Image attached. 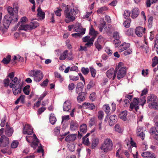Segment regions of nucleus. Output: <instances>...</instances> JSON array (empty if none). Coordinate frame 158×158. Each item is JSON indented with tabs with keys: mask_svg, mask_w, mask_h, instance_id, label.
<instances>
[{
	"mask_svg": "<svg viewBox=\"0 0 158 158\" xmlns=\"http://www.w3.org/2000/svg\"><path fill=\"white\" fill-rule=\"evenodd\" d=\"M79 12L77 8L69 9L67 8L64 11V15L65 17L64 21L66 23H69L74 21L76 19V15Z\"/></svg>",
	"mask_w": 158,
	"mask_h": 158,
	"instance_id": "nucleus-1",
	"label": "nucleus"
},
{
	"mask_svg": "<svg viewBox=\"0 0 158 158\" xmlns=\"http://www.w3.org/2000/svg\"><path fill=\"white\" fill-rule=\"evenodd\" d=\"M14 17L8 15H5L3 20V25L5 28L7 29L11 23L14 24L18 22L19 17L18 15H15Z\"/></svg>",
	"mask_w": 158,
	"mask_h": 158,
	"instance_id": "nucleus-2",
	"label": "nucleus"
},
{
	"mask_svg": "<svg viewBox=\"0 0 158 158\" xmlns=\"http://www.w3.org/2000/svg\"><path fill=\"white\" fill-rule=\"evenodd\" d=\"M113 148V143L112 140L109 138L104 139L103 143L100 147V149L104 152L107 153L111 151Z\"/></svg>",
	"mask_w": 158,
	"mask_h": 158,
	"instance_id": "nucleus-3",
	"label": "nucleus"
},
{
	"mask_svg": "<svg viewBox=\"0 0 158 158\" xmlns=\"http://www.w3.org/2000/svg\"><path fill=\"white\" fill-rule=\"evenodd\" d=\"M147 102L149 103L148 107L152 109L158 110V102L156 96L151 94L147 97Z\"/></svg>",
	"mask_w": 158,
	"mask_h": 158,
	"instance_id": "nucleus-4",
	"label": "nucleus"
},
{
	"mask_svg": "<svg viewBox=\"0 0 158 158\" xmlns=\"http://www.w3.org/2000/svg\"><path fill=\"white\" fill-rule=\"evenodd\" d=\"M29 76L34 77V81L39 82L43 78L44 75L40 70H33L29 72Z\"/></svg>",
	"mask_w": 158,
	"mask_h": 158,
	"instance_id": "nucleus-5",
	"label": "nucleus"
},
{
	"mask_svg": "<svg viewBox=\"0 0 158 158\" xmlns=\"http://www.w3.org/2000/svg\"><path fill=\"white\" fill-rule=\"evenodd\" d=\"M18 6L14 4L13 6V8L10 6L8 7L7 9L8 13L9 14V15L10 16L14 17L13 18H14V16L15 15H18Z\"/></svg>",
	"mask_w": 158,
	"mask_h": 158,
	"instance_id": "nucleus-6",
	"label": "nucleus"
},
{
	"mask_svg": "<svg viewBox=\"0 0 158 158\" xmlns=\"http://www.w3.org/2000/svg\"><path fill=\"white\" fill-rule=\"evenodd\" d=\"M139 98H134L132 102L130 104L129 110H132V109L134 108L136 111H137L139 109Z\"/></svg>",
	"mask_w": 158,
	"mask_h": 158,
	"instance_id": "nucleus-7",
	"label": "nucleus"
},
{
	"mask_svg": "<svg viewBox=\"0 0 158 158\" xmlns=\"http://www.w3.org/2000/svg\"><path fill=\"white\" fill-rule=\"evenodd\" d=\"M117 71L113 68H111L107 71L106 73V75L109 78L111 79L112 77L113 80H114L116 77Z\"/></svg>",
	"mask_w": 158,
	"mask_h": 158,
	"instance_id": "nucleus-8",
	"label": "nucleus"
},
{
	"mask_svg": "<svg viewBox=\"0 0 158 158\" xmlns=\"http://www.w3.org/2000/svg\"><path fill=\"white\" fill-rule=\"evenodd\" d=\"M9 139L4 135H2L0 138V146L4 147L9 143Z\"/></svg>",
	"mask_w": 158,
	"mask_h": 158,
	"instance_id": "nucleus-9",
	"label": "nucleus"
},
{
	"mask_svg": "<svg viewBox=\"0 0 158 158\" xmlns=\"http://www.w3.org/2000/svg\"><path fill=\"white\" fill-rule=\"evenodd\" d=\"M117 78L120 80L123 78L126 74V69L125 67H122L118 70Z\"/></svg>",
	"mask_w": 158,
	"mask_h": 158,
	"instance_id": "nucleus-10",
	"label": "nucleus"
},
{
	"mask_svg": "<svg viewBox=\"0 0 158 158\" xmlns=\"http://www.w3.org/2000/svg\"><path fill=\"white\" fill-rule=\"evenodd\" d=\"M141 156L143 158H156L155 154L149 151L142 152Z\"/></svg>",
	"mask_w": 158,
	"mask_h": 158,
	"instance_id": "nucleus-11",
	"label": "nucleus"
},
{
	"mask_svg": "<svg viewBox=\"0 0 158 158\" xmlns=\"http://www.w3.org/2000/svg\"><path fill=\"white\" fill-rule=\"evenodd\" d=\"M145 28H143L141 27H138L135 29V33L139 37H141L143 35V33H145Z\"/></svg>",
	"mask_w": 158,
	"mask_h": 158,
	"instance_id": "nucleus-12",
	"label": "nucleus"
},
{
	"mask_svg": "<svg viewBox=\"0 0 158 158\" xmlns=\"http://www.w3.org/2000/svg\"><path fill=\"white\" fill-rule=\"evenodd\" d=\"M117 121V116L116 115L110 116L108 121L109 125L110 126H113Z\"/></svg>",
	"mask_w": 158,
	"mask_h": 158,
	"instance_id": "nucleus-13",
	"label": "nucleus"
},
{
	"mask_svg": "<svg viewBox=\"0 0 158 158\" xmlns=\"http://www.w3.org/2000/svg\"><path fill=\"white\" fill-rule=\"evenodd\" d=\"M137 135L141 138L142 140L144 139L145 134H143V128L141 127H138L136 129Z\"/></svg>",
	"mask_w": 158,
	"mask_h": 158,
	"instance_id": "nucleus-14",
	"label": "nucleus"
},
{
	"mask_svg": "<svg viewBox=\"0 0 158 158\" xmlns=\"http://www.w3.org/2000/svg\"><path fill=\"white\" fill-rule=\"evenodd\" d=\"M78 123L75 120H72L70 123V128L71 131H75L78 128Z\"/></svg>",
	"mask_w": 158,
	"mask_h": 158,
	"instance_id": "nucleus-15",
	"label": "nucleus"
},
{
	"mask_svg": "<svg viewBox=\"0 0 158 158\" xmlns=\"http://www.w3.org/2000/svg\"><path fill=\"white\" fill-rule=\"evenodd\" d=\"M130 45V44L128 43H126L125 42L123 43L118 47L119 52H121L128 49L129 48Z\"/></svg>",
	"mask_w": 158,
	"mask_h": 158,
	"instance_id": "nucleus-16",
	"label": "nucleus"
},
{
	"mask_svg": "<svg viewBox=\"0 0 158 158\" xmlns=\"http://www.w3.org/2000/svg\"><path fill=\"white\" fill-rule=\"evenodd\" d=\"M84 87V85L82 83L80 82L77 83L76 88L75 90V92L76 94L81 93V92H83L82 90Z\"/></svg>",
	"mask_w": 158,
	"mask_h": 158,
	"instance_id": "nucleus-17",
	"label": "nucleus"
},
{
	"mask_svg": "<svg viewBox=\"0 0 158 158\" xmlns=\"http://www.w3.org/2000/svg\"><path fill=\"white\" fill-rule=\"evenodd\" d=\"M76 134H71L67 135L65 138V140L67 142H73L76 139Z\"/></svg>",
	"mask_w": 158,
	"mask_h": 158,
	"instance_id": "nucleus-18",
	"label": "nucleus"
},
{
	"mask_svg": "<svg viewBox=\"0 0 158 158\" xmlns=\"http://www.w3.org/2000/svg\"><path fill=\"white\" fill-rule=\"evenodd\" d=\"M71 108V103L68 101H65L64 103L63 109L64 111H69Z\"/></svg>",
	"mask_w": 158,
	"mask_h": 158,
	"instance_id": "nucleus-19",
	"label": "nucleus"
},
{
	"mask_svg": "<svg viewBox=\"0 0 158 158\" xmlns=\"http://www.w3.org/2000/svg\"><path fill=\"white\" fill-rule=\"evenodd\" d=\"M19 30H24L26 31H27L29 30H32L31 26L30 25H21L19 28Z\"/></svg>",
	"mask_w": 158,
	"mask_h": 158,
	"instance_id": "nucleus-20",
	"label": "nucleus"
},
{
	"mask_svg": "<svg viewBox=\"0 0 158 158\" xmlns=\"http://www.w3.org/2000/svg\"><path fill=\"white\" fill-rule=\"evenodd\" d=\"M78 95L77 97V101L78 102H83L85 99V93L84 92L78 93Z\"/></svg>",
	"mask_w": 158,
	"mask_h": 158,
	"instance_id": "nucleus-21",
	"label": "nucleus"
},
{
	"mask_svg": "<svg viewBox=\"0 0 158 158\" xmlns=\"http://www.w3.org/2000/svg\"><path fill=\"white\" fill-rule=\"evenodd\" d=\"M139 13V9L135 8L132 10L131 11V17L133 18H137Z\"/></svg>",
	"mask_w": 158,
	"mask_h": 158,
	"instance_id": "nucleus-22",
	"label": "nucleus"
},
{
	"mask_svg": "<svg viewBox=\"0 0 158 158\" xmlns=\"http://www.w3.org/2000/svg\"><path fill=\"white\" fill-rule=\"evenodd\" d=\"M20 83L18 87L15 86V87L13 88L12 91L13 94L15 95H17L18 94H20L21 93V88H20Z\"/></svg>",
	"mask_w": 158,
	"mask_h": 158,
	"instance_id": "nucleus-23",
	"label": "nucleus"
},
{
	"mask_svg": "<svg viewBox=\"0 0 158 158\" xmlns=\"http://www.w3.org/2000/svg\"><path fill=\"white\" fill-rule=\"evenodd\" d=\"M99 140L98 138L93 139L91 148L92 149H94L98 146L99 143Z\"/></svg>",
	"mask_w": 158,
	"mask_h": 158,
	"instance_id": "nucleus-24",
	"label": "nucleus"
},
{
	"mask_svg": "<svg viewBox=\"0 0 158 158\" xmlns=\"http://www.w3.org/2000/svg\"><path fill=\"white\" fill-rule=\"evenodd\" d=\"M37 11L38 16L40 17L42 19H43L45 18V13L42 11L40 7H38Z\"/></svg>",
	"mask_w": 158,
	"mask_h": 158,
	"instance_id": "nucleus-25",
	"label": "nucleus"
},
{
	"mask_svg": "<svg viewBox=\"0 0 158 158\" xmlns=\"http://www.w3.org/2000/svg\"><path fill=\"white\" fill-rule=\"evenodd\" d=\"M84 105L87 106L85 107L86 109L88 108L90 110H94L95 108V106L93 103L85 102L83 104V106H84Z\"/></svg>",
	"mask_w": 158,
	"mask_h": 158,
	"instance_id": "nucleus-26",
	"label": "nucleus"
},
{
	"mask_svg": "<svg viewBox=\"0 0 158 158\" xmlns=\"http://www.w3.org/2000/svg\"><path fill=\"white\" fill-rule=\"evenodd\" d=\"M127 111L126 110L122 111L119 114V118L124 121L127 120Z\"/></svg>",
	"mask_w": 158,
	"mask_h": 158,
	"instance_id": "nucleus-27",
	"label": "nucleus"
},
{
	"mask_svg": "<svg viewBox=\"0 0 158 158\" xmlns=\"http://www.w3.org/2000/svg\"><path fill=\"white\" fill-rule=\"evenodd\" d=\"M87 131V126L86 124H82L80 126V131L81 133H85Z\"/></svg>",
	"mask_w": 158,
	"mask_h": 158,
	"instance_id": "nucleus-28",
	"label": "nucleus"
},
{
	"mask_svg": "<svg viewBox=\"0 0 158 158\" xmlns=\"http://www.w3.org/2000/svg\"><path fill=\"white\" fill-rule=\"evenodd\" d=\"M98 34V32L97 31H95L94 28L92 27V26L89 30V35L93 36H95V37H96Z\"/></svg>",
	"mask_w": 158,
	"mask_h": 158,
	"instance_id": "nucleus-29",
	"label": "nucleus"
},
{
	"mask_svg": "<svg viewBox=\"0 0 158 158\" xmlns=\"http://www.w3.org/2000/svg\"><path fill=\"white\" fill-rule=\"evenodd\" d=\"M73 30L74 31L80 33L82 31L85 30L82 28L81 25L78 24L76 25L75 27H74Z\"/></svg>",
	"mask_w": 158,
	"mask_h": 158,
	"instance_id": "nucleus-30",
	"label": "nucleus"
},
{
	"mask_svg": "<svg viewBox=\"0 0 158 158\" xmlns=\"http://www.w3.org/2000/svg\"><path fill=\"white\" fill-rule=\"evenodd\" d=\"M49 120L51 124L53 125L55 124L56 121V119L54 114L52 113L50 114Z\"/></svg>",
	"mask_w": 158,
	"mask_h": 158,
	"instance_id": "nucleus-31",
	"label": "nucleus"
},
{
	"mask_svg": "<svg viewBox=\"0 0 158 158\" xmlns=\"http://www.w3.org/2000/svg\"><path fill=\"white\" fill-rule=\"evenodd\" d=\"M11 60V56L8 55L6 57L3 58L2 62L5 64H8L10 62Z\"/></svg>",
	"mask_w": 158,
	"mask_h": 158,
	"instance_id": "nucleus-32",
	"label": "nucleus"
},
{
	"mask_svg": "<svg viewBox=\"0 0 158 158\" xmlns=\"http://www.w3.org/2000/svg\"><path fill=\"white\" fill-rule=\"evenodd\" d=\"M100 24L99 25V30L101 32L104 28V26L106 25V23L104 21V19H101L100 20Z\"/></svg>",
	"mask_w": 158,
	"mask_h": 158,
	"instance_id": "nucleus-33",
	"label": "nucleus"
},
{
	"mask_svg": "<svg viewBox=\"0 0 158 158\" xmlns=\"http://www.w3.org/2000/svg\"><path fill=\"white\" fill-rule=\"evenodd\" d=\"M24 98L25 95H22L18 98L15 102V104L16 105L18 104L20 101H21V102L23 104L24 103Z\"/></svg>",
	"mask_w": 158,
	"mask_h": 158,
	"instance_id": "nucleus-34",
	"label": "nucleus"
},
{
	"mask_svg": "<svg viewBox=\"0 0 158 158\" xmlns=\"http://www.w3.org/2000/svg\"><path fill=\"white\" fill-rule=\"evenodd\" d=\"M6 135L8 136H11L13 133V129L12 128L6 129L5 131Z\"/></svg>",
	"mask_w": 158,
	"mask_h": 158,
	"instance_id": "nucleus-35",
	"label": "nucleus"
},
{
	"mask_svg": "<svg viewBox=\"0 0 158 158\" xmlns=\"http://www.w3.org/2000/svg\"><path fill=\"white\" fill-rule=\"evenodd\" d=\"M68 51L66 50L64 51L63 53L60 55L59 57V59L60 60H64L66 58L67 55H68Z\"/></svg>",
	"mask_w": 158,
	"mask_h": 158,
	"instance_id": "nucleus-36",
	"label": "nucleus"
},
{
	"mask_svg": "<svg viewBox=\"0 0 158 158\" xmlns=\"http://www.w3.org/2000/svg\"><path fill=\"white\" fill-rule=\"evenodd\" d=\"M85 30H84L80 33H73L71 35L73 37L77 38L78 37L81 36V35L85 34Z\"/></svg>",
	"mask_w": 158,
	"mask_h": 158,
	"instance_id": "nucleus-37",
	"label": "nucleus"
},
{
	"mask_svg": "<svg viewBox=\"0 0 158 158\" xmlns=\"http://www.w3.org/2000/svg\"><path fill=\"white\" fill-rule=\"evenodd\" d=\"M152 67H154L158 64V57L156 56H155L152 59Z\"/></svg>",
	"mask_w": 158,
	"mask_h": 158,
	"instance_id": "nucleus-38",
	"label": "nucleus"
},
{
	"mask_svg": "<svg viewBox=\"0 0 158 158\" xmlns=\"http://www.w3.org/2000/svg\"><path fill=\"white\" fill-rule=\"evenodd\" d=\"M131 14V12L128 10H126L124 11L123 15L125 19H128Z\"/></svg>",
	"mask_w": 158,
	"mask_h": 158,
	"instance_id": "nucleus-39",
	"label": "nucleus"
},
{
	"mask_svg": "<svg viewBox=\"0 0 158 158\" xmlns=\"http://www.w3.org/2000/svg\"><path fill=\"white\" fill-rule=\"evenodd\" d=\"M103 109L104 110L105 112L107 114L109 113L110 110V107L108 104H106L103 106Z\"/></svg>",
	"mask_w": 158,
	"mask_h": 158,
	"instance_id": "nucleus-40",
	"label": "nucleus"
},
{
	"mask_svg": "<svg viewBox=\"0 0 158 158\" xmlns=\"http://www.w3.org/2000/svg\"><path fill=\"white\" fill-rule=\"evenodd\" d=\"M30 87V86L29 85H27L23 88V91L25 94L28 95L29 94L30 92L29 90V89Z\"/></svg>",
	"mask_w": 158,
	"mask_h": 158,
	"instance_id": "nucleus-41",
	"label": "nucleus"
},
{
	"mask_svg": "<svg viewBox=\"0 0 158 158\" xmlns=\"http://www.w3.org/2000/svg\"><path fill=\"white\" fill-rule=\"evenodd\" d=\"M94 85L95 82L93 80H91L89 82V83L88 84L87 86V89L89 90L91 88L94 87Z\"/></svg>",
	"mask_w": 158,
	"mask_h": 158,
	"instance_id": "nucleus-42",
	"label": "nucleus"
},
{
	"mask_svg": "<svg viewBox=\"0 0 158 158\" xmlns=\"http://www.w3.org/2000/svg\"><path fill=\"white\" fill-rule=\"evenodd\" d=\"M32 30L35 28L39 26V23L36 21H33L30 24Z\"/></svg>",
	"mask_w": 158,
	"mask_h": 158,
	"instance_id": "nucleus-43",
	"label": "nucleus"
},
{
	"mask_svg": "<svg viewBox=\"0 0 158 158\" xmlns=\"http://www.w3.org/2000/svg\"><path fill=\"white\" fill-rule=\"evenodd\" d=\"M131 22L130 19H127L123 23L124 26L126 28H128L130 26Z\"/></svg>",
	"mask_w": 158,
	"mask_h": 158,
	"instance_id": "nucleus-44",
	"label": "nucleus"
},
{
	"mask_svg": "<svg viewBox=\"0 0 158 158\" xmlns=\"http://www.w3.org/2000/svg\"><path fill=\"white\" fill-rule=\"evenodd\" d=\"M104 113L102 111H99L98 112V117L99 119L102 120L103 118Z\"/></svg>",
	"mask_w": 158,
	"mask_h": 158,
	"instance_id": "nucleus-45",
	"label": "nucleus"
},
{
	"mask_svg": "<svg viewBox=\"0 0 158 158\" xmlns=\"http://www.w3.org/2000/svg\"><path fill=\"white\" fill-rule=\"evenodd\" d=\"M108 10V8L106 7L103 6L98 8L97 11L98 13L101 14L103 11L106 10Z\"/></svg>",
	"mask_w": 158,
	"mask_h": 158,
	"instance_id": "nucleus-46",
	"label": "nucleus"
},
{
	"mask_svg": "<svg viewBox=\"0 0 158 158\" xmlns=\"http://www.w3.org/2000/svg\"><path fill=\"white\" fill-rule=\"evenodd\" d=\"M82 143L84 144L86 146L89 145L90 144V142L89 141V138H85V139H83V137L82 139Z\"/></svg>",
	"mask_w": 158,
	"mask_h": 158,
	"instance_id": "nucleus-47",
	"label": "nucleus"
},
{
	"mask_svg": "<svg viewBox=\"0 0 158 158\" xmlns=\"http://www.w3.org/2000/svg\"><path fill=\"white\" fill-rule=\"evenodd\" d=\"M33 141L31 144L30 145L31 147H32L34 149H35L36 147L38 146V143L39 142H37V140Z\"/></svg>",
	"mask_w": 158,
	"mask_h": 158,
	"instance_id": "nucleus-48",
	"label": "nucleus"
},
{
	"mask_svg": "<svg viewBox=\"0 0 158 158\" xmlns=\"http://www.w3.org/2000/svg\"><path fill=\"white\" fill-rule=\"evenodd\" d=\"M89 68L92 76L94 77L96 74V70L92 67H90Z\"/></svg>",
	"mask_w": 158,
	"mask_h": 158,
	"instance_id": "nucleus-49",
	"label": "nucleus"
},
{
	"mask_svg": "<svg viewBox=\"0 0 158 158\" xmlns=\"http://www.w3.org/2000/svg\"><path fill=\"white\" fill-rule=\"evenodd\" d=\"M81 71L82 73L84 75H87L89 72V69L87 68L83 67L81 69Z\"/></svg>",
	"mask_w": 158,
	"mask_h": 158,
	"instance_id": "nucleus-50",
	"label": "nucleus"
},
{
	"mask_svg": "<svg viewBox=\"0 0 158 158\" xmlns=\"http://www.w3.org/2000/svg\"><path fill=\"white\" fill-rule=\"evenodd\" d=\"M149 132L151 135H153L156 134V130L155 127H151L149 131Z\"/></svg>",
	"mask_w": 158,
	"mask_h": 158,
	"instance_id": "nucleus-51",
	"label": "nucleus"
},
{
	"mask_svg": "<svg viewBox=\"0 0 158 158\" xmlns=\"http://www.w3.org/2000/svg\"><path fill=\"white\" fill-rule=\"evenodd\" d=\"M115 131L119 133H121L123 132L122 129H121L119 125L117 124L115 126Z\"/></svg>",
	"mask_w": 158,
	"mask_h": 158,
	"instance_id": "nucleus-52",
	"label": "nucleus"
},
{
	"mask_svg": "<svg viewBox=\"0 0 158 158\" xmlns=\"http://www.w3.org/2000/svg\"><path fill=\"white\" fill-rule=\"evenodd\" d=\"M153 20V17L152 16H151L149 17L148 20V27L151 28L152 27V23Z\"/></svg>",
	"mask_w": 158,
	"mask_h": 158,
	"instance_id": "nucleus-53",
	"label": "nucleus"
},
{
	"mask_svg": "<svg viewBox=\"0 0 158 158\" xmlns=\"http://www.w3.org/2000/svg\"><path fill=\"white\" fill-rule=\"evenodd\" d=\"M19 142L17 141H14L11 145V147L12 148H17Z\"/></svg>",
	"mask_w": 158,
	"mask_h": 158,
	"instance_id": "nucleus-54",
	"label": "nucleus"
},
{
	"mask_svg": "<svg viewBox=\"0 0 158 158\" xmlns=\"http://www.w3.org/2000/svg\"><path fill=\"white\" fill-rule=\"evenodd\" d=\"M94 45L95 47L97 48L98 51H100L102 48V46L99 43L98 41H96L94 43Z\"/></svg>",
	"mask_w": 158,
	"mask_h": 158,
	"instance_id": "nucleus-55",
	"label": "nucleus"
},
{
	"mask_svg": "<svg viewBox=\"0 0 158 158\" xmlns=\"http://www.w3.org/2000/svg\"><path fill=\"white\" fill-rule=\"evenodd\" d=\"M113 37L115 39H119L120 38L119 33L117 31L114 32L113 34Z\"/></svg>",
	"mask_w": 158,
	"mask_h": 158,
	"instance_id": "nucleus-56",
	"label": "nucleus"
},
{
	"mask_svg": "<svg viewBox=\"0 0 158 158\" xmlns=\"http://www.w3.org/2000/svg\"><path fill=\"white\" fill-rule=\"evenodd\" d=\"M69 77L71 80L73 81H76L78 80L79 78V77L78 76H74L72 75H70L69 76Z\"/></svg>",
	"mask_w": 158,
	"mask_h": 158,
	"instance_id": "nucleus-57",
	"label": "nucleus"
},
{
	"mask_svg": "<svg viewBox=\"0 0 158 158\" xmlns=\"http://www.w3.org/2000/svg\"><path fill=\"white\" fill-rule=\"evenodd\" d=\"M125 51L124 52V55L125 56L131 54L132 52V49L130 48Z\"/></svg>",
	"mask_w": 158,
	"mask_h": 158,
	"instance_id": "nucleus-58",
	"label": "nucleus"
},
{
	"mask_svg": "<svg viewBox=\"0 0 158 158\" xmlns=\"http://www.w3.org/2000/svg\"><path fill=\"white\" fill-rule=\"evenodd\" d=\"M95 123V118H91L90 119L89 124L90 126H92L94 125Z\"/></svg>",
	"mask_w": 158,
	"mask_h": 158,
	"instance_id": "nucleus-59",
	"label": "nucleus"
},
{
	"mask_svg": "<svg viewBox=\"0 0 158 158\" xmlns=\"http://www.w3.org/2000/svg\"><path fill=\"white\" fill-rule=\"evenodd\" d=\"M32 127L29 124H27L23 128V131H28L29 130L32 129Z\"/></svg>",
	"mask_w": 158,
	"mask_h": 158,
	"instance_id": "nucleus-60",
	"label": "nucleus"
},
{
	"mask_svg": "<svg viewBox=\"0 0 158 158\" xmlns=\"http://www.w3.org/2000/svg\"><path fill=\"white\" fill-rule=\"evenodd\" d=\"M133 29L130 28L128 29L126 32V34L127 35H131L133 33Z\"/></svg>",
	"mask_w": 158,
	"mask_h": 158,
	"instance_id": "nucleus-61",
	"label": "nucleus"
},
{
	"mask_svg": "<svg viewBox=\"0 0 158 158\" xmlns=\"http://www.w3.org/2000/svg\"><path fill=\"white\" fill-rule=\"evenodd\" d=\"M48 79H46L42 83L40 84V85L42 87L46 86L48 82Z\"/></svg>",
	"mask_w": 158,
	"mask_h": 158,
	"instance_id": "nucleus-62",
	"label": "nucleus"
},
{
	"mask_svg": "<svg viewBox=\"0 0 158 158\" xmlns=\"http://www.w3.org/2000/svg\"><path fill=\"white\" fill-rule=\"evenodd\" d=\"M123 105L125 107H127L130 104V101L129 100L127 99H125L123 102Z\"/></svg>",
	"mask_w": 158,
	"mask_h": 158,
	"instance_id": "nucleus-63",
	"label": "nucleus"
},
{
	"mask_svg": "<svg viewBox=\"0 0 158 158\" xmlns=\"http://www.w3.org/2000/svg\"><path fill=\"white\" fill-rule=\"evenodd\" d=\"M89 98L92 101L95 100L96 98V94L95 92H93L89 96Z\"/></svg>",
	"mask_w": 158,
	"mask_h": 158,
	"instance_id": "nucleus-64",
	"label": "nucleus"
}]
</instances>
